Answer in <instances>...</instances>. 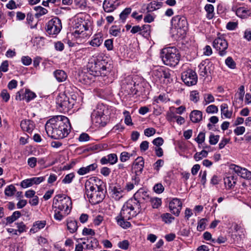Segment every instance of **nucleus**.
I'll return each instance as SVG.
<instances>
[{
	"instance_id": "f257e3e1",
	"label": "nucleus",
	"mask_w": 251,
	"mask_h": 251,
	"mask_svg": "<svg viewBox=\"0 0 251 251\" xmlns=\"http://www.w3.org/2000/svg\"><path fill=\"white\" fill-rule=\"evenodd\" d=\"M45 129L49 136L54 139H62L69 134L71 126L69 119L63 115L53 116L45 125Z\"/></svg>"
},
{
	"instance_id": "f03ea898",
	"label": "nucleus",
	"mask_w": 251,
	"mask_h": 251,
	"mask_svg": "<svg viewBox=\"0 0 251 251\" xmlns=\"http://www.w3.org/2000/svg\"><path fill=\"white\" fill-rule=\"evenodd\" d=\"M178 50L175 47L164 49L162 51L161 58L163 63L169 66H176L180 60Z\"/></svg>"
},
{
	"instance_id": "7ed1b4c3",
	"label": "nucleus",
	"mask_w": 251,
	"mask_h": 251,
	"mask_svg": "<svg viewBox=\"0 0 251 251\" xmlns=\"http://www.w3.org/2000/svg\"><path fill=\"white\" fill-rule=\"evenodd\" d=\"M171 25L173 28L175 30L176 35L178 38H183L188 30V24L186 17L176 15L171 20Z\"/></svg>"
},
{
	"instance_id": "20e7f679",
	"label": "nucleus",
	"mask_w": 251,
	"mask_h": 251,
	"mask_svg": "<svg viewBox=\"0 0 251 251\" xmlns=\"http://www.w3.org/2000/svg\"><path fill=\"white\" fill-rule=\"evenodd\" d=\"M52 208L65 211V214H69L72 208V202L70 197L63 194L56 195L53 199Z\"/></svg>"
},
{
	"instance_id": "39448f33",
	"label": "nucleus",
	"mask_w": 251,
	"mask_h": 251,
	"mask_svg": "<svg viewBox=\"0 0 251 251\" xmlns=\"http://www.w3.org/2000/svg\"><path fill=\"white\" fill-rule=\"evenodd\" d=\"M107 63L102 60H98L90 67L89 71L85 75L88 79H92V77L106 76L109 72Z\"/></svg>"
},
{
	"instance_id": "423d86ee",
	"label": "nucleus",
	"mask_w": 251,
	"mask_h": 251,
	"mask_svg": "<svg viewBox=\"0 0 251 251\" xmlns=\"http://www.w3.org/2000/svg\"><path fill=\"white\" fill-rule=\"evenodd\" d=\"M135 212L133 211L126 203L123 206L119 215L116 218L117 223L123 228H127L130 226L129 222L126 221L136 216Z\"/></svg>"
},
{
	"instance_id": "0eeeda50",
	"label": "nucleus",
	"mask_w": 251,
	"mask_h": 251,
	"mask_svg": "<svg viewBox=\"0 0 251 251\" xmlns=\"http://www.w3.org/2000/svg\"><path fill=\"white\" fill-rule=\"evenodd\" d=\"M96 186L97 190L92 193L91 196L88 197L89 201L93 204H96L100 202L105 197L102 186L103 181L100 179H96Z\"/></svg>"
},
{
	"instance_id": "6e6552de",
	"label": "nucleus",
	"mask_w": 251,
	"mask_h": 251,
	"mask_svg": "<svg viewBox=\"0 0 251 251\" xmlns=\"http://www.w3.org/2000/svg\"><path fill=\"white\" fill-rule=\"evenodd\" d=\"M62 28L61 20L57 17H54L47 24L46 31L50 35H57Z\"/></svg>"
},
{
	"instance_id": "1a4fd4ad",
	"label": "nucleus",
	"mask_w": 251,
	"mask_h": 251,
	"mask_svg": "<svg viewBox=\"0 0 251 251\" xmlns=\"http://www.w3.org/2000/svg\"><path fill=\"white\" fill-rule=\"evenodd\" d=\"M228 46L227 42L223 38H217L213 42V47L218 52L220 56L226 55Z\"/></svg>"
},
{
	"instance_id": "9d476101",
	"label": "nucleus",
	"mask_w": 251,
	"mask_h": 251,
	"mask_svg": "<svg viewBox=\"0 0 251 251\" xmlns=\"http://www.w3.org/2000/svg\"><path fill=\"white\" fill-rule=\"evenodd\" d=\"M56 104L61 108L60 110L64 112L68 111L73 107V100H70L65 94H62L57 97L56 99Z\"/></svg>"
},
{
	"instance_id": "9b49d317",
	"label": "nucleus",
	"mask_w": 251,
	"mask_h": 251,
	"mask_svg": "<svg viewBox=\"0 0 251 251\" xmlns=\"http://www.w3.org/2000/svg\"><path fill=\"white\" fill-rule=\"evenodd\" d=\"M181 79L184 83L188 86L197 84L198 77L196 73L192 69H188L181 74Z\"/></svg>"
},
{
	"instance_id": "f8f14e48",
	"label": "nucleus",
	"mask_w": 251,
	"mask_h": 251,
	"mask_svg": "<svg viewBox=\"0 0 251 251\" xmlns=\"http://www.w3.org/2000/svg\"><path fill=\"white\" fill-rule=\"evenodd\" d=\"M134 198L139 201L140 203L143 204L151 200V196L149 195V192L145 190L143 188L139 189L133 195Z\"/></svg>"
},
{
	"instance_id": "ddd939ff",
	"label": "nucleus",
	"mask_w": 251,
	"mask_h": 251,
	"mask_svg": "<svg viewBox=\"0 0 251 251\" xmlns=\"http://www.w3.org/2000/svg\"><path fill=\"white\" fill-rule=\"evenodd\" d=\"M96 179H100L96 177H93L90 178L86 181L85 184V187L86 190L85 193L87 197H88L89 196H91V195H92V194L96 190Z\"/></svg>"
},
{
	"instance_id": "4468645a",
	"label": "nucleus",
	"mask_w": 251,
	"mask_h": 251,
	"mask_svg": "<svg viewBox=\"0 0 251 251\" xmlns=\"http://www.w3.org/2000/svg\"><path fill=\"white\" fill-rule=\"evenodd\" d=\"M169 208L171 212L178 216L182 208V202L177 198H174L169 203Z\"/></svg>"
},
{
	"instance_id": "2eb2a0df",
	"label": "nucleus",
	"mask_w": 251,
	"mask_h": 251,
	"mask_svg": "<svg viewBox=\"0 0 251 251\" xmlns=\"http://www.w3.org/2000/svg\"><path fill=\"white\" fill-rule=\"evenodd\" d=\"M111 197L115 201H119L125 195V190L120 185L110 186Z\"/></svg>"
},
{
	"instance_id": "dca6fc26",
	"label": "nucleus",
	"mask_w": 251,
	"mask_h": 251,
	"mask_svg": "<svg viewBox=\"0 0 251 251\" xmlns=\"http://www.w3.org/2000/svg\"><path fill=\"white\" fill-rule=\"evenodd\" d=\"M105 117L106 116L101 111H94L91 115L92 121L102 126H105L106 124L104 121Z\"/></svg>"
},
{
	"instance_id": "f3484780",
	"label": "nucleus",
	"mask_w": 251,
	"mask_h": 251,
	"mask_svg": "<svg viewBox=\"0 0 251 251\" xmlns=\"http://www.w3.org/2000/svg\"><path fill=\"white\" fill-rule=\"evenodd\" d=\"M126 203L127 204V205H128V207H129L133 211L135 212L136 215L141 212L142 206L143 204L142 203H140V202L139 201H137V200H136L134 198V196L132 198L129 200Z\"/></svg>"
},
{
	"instance_id": "a211bd4d",
	"label": "nucleus",
	"mask_w": 251,
	"mask_h": 251,
	"mask_svg": "<svg viewBox=\"0 0 251 251\" xmlns=\"http://www.w3.org/2000/svg\"><path fill=\"white\" fill-rule=\"evenodd\" d=\"M118 162V156L115 153H110L107 156L102 157L100 159L101 165H105L108 163L110 165L115 164Z\"/></svg>"
},
{
	"instance_id": "6ab92c4d",
	"label": "nucleus",
	"mask_w": 251,
	"mask_h": 251,
	"mask_svg": "<svg viewBox=\"0 0 251 251\" xmlns=\"http://www.w3.org/2000/svg\"><path fill=\"white\" fill-rule=\"evenodd\" d=\"M233 170L241 177L246 179H250L251 178V172L247 169L241 168L238 166H234Z\"/></svg>"
},
{
	"instance_id": "aec40b11",
	"label": "nucleus",
	"mask_w": 251,
	"mask_h": 251,
	"mask_svg": "<svg viewBox=\"0 0 251 251\" xmlns=\"http://www.w3.org/2000/svg\"><path fill=\"white\" fill-rule=\"evenodd\" d=\"M144 166V160L141 156L138 157L133 163V169L136 175L142 173Z\"/></svg>"
},
{
	"instance_id": "412c9836",
	"label": "nucleus",
	"mask_w": 251,
	"mask_h": 251,
	"mask_svg": "<svg viewBox=\"0 0 251 251\" xmlns=\"http://www.w3.org/2000/svg\"><path fill=\"white\" fill-rule=\"evenodd\" d=\"M199 74L200 76L206 77L210 74V64H206L205 61H202L199 65Z\"/></svg>"
},
{
	"instance_id": "4be33fe9",
	"label": "nucleus",
	"mask_w": 251,
	"mask_h": 251,
	"mask_svg": "<svg viewBox=\"0 0 251 251\" xmlns=\"http://www.w3.org/2000/svg\"><path fill=\"white\" fill-rule=\"evenodd\" d=\"M21 127L23 131L31 133L34 128L33 121L29 120H24L21 122Z\"/></svg>"
},
{
	"instance_id": "5701e85b",
	"label": "nucleus",
	"mask_w": 251,
	"mask_h": 251,
	"mask_svg": "<svg viewBox=\"0 0 251 251\" xmlns=\"http://www.w3.org/2000/svg\"><path fill=\"white\" fill-rule=\"evenodd\" d=\"M190 118L193 123H198L202 120V113L200 110H194L191 112Z\"/></svg>"
},
{
	"instance_id": "b1692460",
	"label": "nucleus",
	"mask_w": 251,
	"mask_h": 251,
	"mask_svg": "<svg viewBox=\"0 0 251 251\" xmlns=\"http://www.w3.org/2000/svg\"><path fill=\"white\" fill-rule=\"evenodd\" d=\"M98 167L96 163H93L85 167H81L78 171L77 173L79 175H84L91 171H94Z\"/></svg>"
},
{
	"instance_id": "393cba45",
	"label": "nucleus",
	"mask_w": 251,
	"mask_h": 251,
	"mask_svg": "<svg viewBox=\"0 0 251 251\" xmlns=\"http://www.w3.org/2000/svg\"><path fill=\"white\" fill-rule=\"evenodd\" d=\"M54 76L59 82L64 81L67 78V75L65 71L62 70H57L53 73Z\"/></svg>"
},
{
	"instance_id": "a878e982",
	"label": "nucleus",
	"mask_w": 251,
	"mask_h": 251,
	"mask_svg": "<svg viewBox=\"0 0 251 251\" xmlns=\"http://www.w3.org/2000/svg\"><path fill=\"white\" fill-rule=\"evenodd\" d=\"M102 42L103 38L101 34H97L93 36V39L89 42V44L93 47H98Z\"/></svg>"
},
{
	"instance_id": "bb28decb",
	"label": "nucleus",
	"mask_w": 251,
	"mask_h": 251,
	"mask_svg": "<svg viewBox=\"0 0 251 251\" xmlns=\"http://www.w3.org/2000/svg\"><path fill=\"white\" fill-rule=\"evenodd\" d=\"M117 7L114 1H110L109 0H105L103 3V8L105 12H111Z\"/></svg>"
},
{
	"instance_id": "cd10ccee",
	"label": "nucleus",
	"mask_w": 251,
	"mask_h": 251,
	"mask_svg": "<svg viewBox=\"0 0 251 251\" xmlns=\"http://www.w3.org/2000/svg\"><path fill=\"white\" fill-rule=\"evenodd\" d=\"M236 14L237 16L241 18H245L251 14V11L244 7H240L237 9Z\"/></svg>"
},
{
	"instance_id": "c85d7f7f",
	"label": "nucleus",
	"mask_w": 251,
	"mask_h": 251,
	"mask_svg": "<svg viewBox=\"0 0 251 251\" xmlns=\"http://www.w3.org/2000/svg\"><path fill=\"white\" fill-rule=\"evenodd\" d=\"M163 3L162 2H158L153 1L150 2L147 5V10L148 12H150L156 10L162 6Z\"/></svg>"
},
{
	"instance_id": "c756f323",
	"label": "nucleus",
	"mask_w": 251,
	"mask_h": 251,
	"mask_svg": "<svg viewBox=\"0 0 251 251\" xmlns=\"http://www.w3.org/2000/svg\"><path fill=\"white\" fill-rule=\"evenodd\" d=\"M236 179L235 178V176H227L224 178V183L227 189H230L235 185L236 183Z\"/></svg>"
},
{
	"instance_id": "7c9ffc66",
	"label": "nucleus",
	"mask_w": 251,
	"mask_h": 251,
	"mask_svg": "<svg viewBox=\"0 0 251 251\" xmlns=\"http://www.w3.org/2000/svg\"><path fill=\"white\" fill-rule=\"evenodd\" d=\"M204 10L206 12V18L211 20L214 17V7L211 4H206L204 6Z\"/></svg>"
},
{
	"instance_id": "2f4dec72",
	"label": "nucleus",
	"mask_w": 251,
	"mask_h": 251,
	"mask_svg": "<svg viewBox=\"0 0 251 251\" xmlns=\"http://www.w3.org/2000/svg\"><path fill=\"white\" fill-rule=\"evenodd\" d=\"M67 229L70 232L73 233L76 231L78 228L77 222L75 220H68L67 221Z\"/></svg>"
},
{
	"instance_id": "473e14b6",
	"label": "nucleus",
	"mask_w": 251,
	"mask_h": 251,
	"mask_svg": "<svg viewBox=\"0 0 251 251\" xmlns=\"http://www.w3.org/2000/svg\"><path fill=\"white\" fill-rule=\"evenodd\" d=\"M162 73L163 68L157 67L152 70V76L156 81L160 80L162 78Z\"/></svg>"
},
{
	"instance_id": "72a5a7b5",
	"label": "nucleus",
	"mask_w": 251,
	"mask_h": 251,
	"mask_svg": "<svg viewBox=\"0 0 251 251\" xmlns=\"http://www.w3.org/2000/svg\"><path fill=\"white\" fill-rule=\"evenodd\" d=\"M54 211V218L58 221H61L64 217L67 216L68 214H65V211L59 210L57 208H52Z\"/></svg>"
},
{
	"instance_id": "f704fd0d",
	"label": "nucleus",
	"mask_w": 251,
	"mask_h": 251,
	"mask_svg": "<svg viewBox=\"0 0 251 251\" xmlns=\"http://www.w3.org/2000/svg\"><path fill=\"white\" fill-rule=\"evenodd\" d=\"M221 114L226 118H230L232 112L228 110V105L226 103H222L221 105Z\"/></svg>"
},
{
	"instance_id": "c9c22d12",
	"label": "nucleus",
	"mask_w": 251,
	"mask_h": 251,
	"mask_svg": "<svg viewBox=\"0 0 251 251\" xmlns=\"http://www.w3.org/2000/svg\"><path fill=\"white\" fill-rule=\"evenodd\" d=\"M34 9L36 12L35 13V16L37 18H40L41 16L46 14L48 12L47 9L40 6L34 7Z\"/></svg>"
},
{
	"instance_id": "e433bc0d",
	"label": "nucleus",
	"mask_w": 251,
	"mask_h": 251,
	"mask_svg": "<svg viewBox=\"0 0 251 251\" xmlns=\"http://www.w3.org/2000/svg\"><path fill=\"white\" fill-rule=\"evenodd\" d=\"M21 212L19 211H16L13 213L11 216L6 218L7 223L8 224H11L17 220L19 217H21Z\"/></svg>"
},
{
	"instance_id": "4c0bfd02",
	"label": "nucleus",
	"mask_w": 251,
	"mask_h": 251,
	"mask_svg": "<svg viewBox=\"0 0 251 251\" xmlns=\"http://www.w3.org/2000/svg\"><path fill=\"white\" fill-rule=\"evenodd\" d=\"M141 27V31L140 34L146 37L149 36L151 32V25H145L142 26Z\"/></svg>"
},
{
	"instance_id": "58836bf2",
	"label": "nucleus",
	"mask_w": 251,
	"mask_h": 251,
	"mask_svg": "<svg viewBox=\"0 0 251 251\" xmlns=\"http://www.w3.org/2000/svg\"><path fill=\"white\" fill-rule=\"evenodd\" d=\"M36 94L29 90L26 89L24 93V100L26 102H29L36 97Z\"/></svg>"
},
{
	"instance_id": "ea45409f",
	"label": "nucleus",
	"mask_w": 251,
	"mask_h": 251,
	"mask_svg": "<svg viewBox=\"0 0 251 251\" xmlns=\"http://www.w3.org/2000/svg\"><path fill=\"white\" fill-rule=\"evenodd\" d=\"M161 218L163 222L166 224H170L174 220L173 217L171 214L169 213H166L161 215Z\"/></svg>"
},
{
	"instance_id": "a19ab883",
	"label": "nucleus",
	"mask_w": 251,
	"mask_h": 251,
	"mask_svg": "<svg viewBox=\"0 0 251 251\" xmlns=\"http://www.w3.org/2000/svg\"><path fill=\"white\" fill-rule=\"evenodd\" d=\"M149 201H150L151 203L152 207L153 208H158L161 204L162 201L161 199L158 198H151V200H150Z\"/></svg>"
},
{
	"instance_id": "79ce46f5",
	"label": "nucleus",
	"mask_w": 251,
	"mask_h": 251,
	"mask_svg": "<svg viewBox=\"0 0 251 251\" xmlns=\"http://www.w3.org/2000/svg\"><path fill=\"white\" fill-rule=\"evenodd\" d=\"M131 12V8L127 7L125 8L120 14V18L123 22H125L128 15Z\"/></svg>"
},
{
	"instance_id": "37998d69",
	"label": "nucleus",
	"mask_w": 251,
	"mask_h": 251,
	"mask_svg": "<svg viewBox=\"0 0 251 251\" xmlns=\"http://www.w3.org/2000/svg\"><path fill=\"white\" fill-rule=\"evenodd\" d=\"M203 104L207 105L210 103L213 102L215 100V98L211 94H205L203 95Z\"/></svg>"
},
{
	"instance_id": "c03bdc74",
	"label": "nucleus",
	"mask_w": 251,
	"mask_h": 251,
	"mask_svg": "<svg viewBox=\"0 0 251 251\" xmlns=\"http://www.w3.org/2000/svg\"><path fill=\"white\" fill-rule=\"evenodd\" d=\"M77 27L79 28V29H76L74 32L75 34H80L84 31L88 30L89 28L88 26L85 23L79 24V26H77Z\"/></svg>"
},
{
	"instance_id": "a18cd8bd",
	"label": "nucleus",
	"mask_w": 251,
	"mask_h": 251,
	"mask_svg": "<svg viewBox=\"0 0 251 251\" xmlns=\"http://www.w3.org/2000/svg\"><path fill=\"white\" fill-rule=\"evenodd\" d=\"M225 64L229 68L234 69L236 68V64L230 56L228 57L225 60Z\"/></svg>"
},
{
	"instance_id": "49530a36",
	"label": "nucleus",
	"mask_w": 251,
	"mask_h": 251,
	"mask_svg": "<svg viewBox=\"0 0 251 251\" xmlns=\"http://www.w3.org/2000/svg\"><path fill=\"white\" fill-rule=\"evenodd\" d=\"M16 191V188L13 185L8 186L5 189L4 193L6 196H12Z\"/></svg>"
},
{
	"instance_id": "de8ad7c7",
	"label": "nucleus",
	"mask_w": 251,
	"mask_h": 251,
	"mask_svg": "<svg viewBox=\"0 0 251 251\" xmlns=\"http://www.w3.org/2000/svg\"><path fill=\"white\" fill-rule=\"evenodd\" d=\"M208 152L205 150H202L201 152H197L194 156L195 159L196 161L201 160L203 157H207Z\"/></svg>"
},
{
	"instance_id": "09e8293b",
	"label": "nucleus",
	"mask_w": 251,
	"mask_h": 251,
	"mask_svg": "<svg viewBox=\"0 0 251 251\" xmlns=\"http://www.w3.org/2000/svg\"><path fill=\"white\" fill-rule=\"evenodd\" d=\"M190 100L194 103H197L200 100L199 93L196 91H193L190 93Z\"/></svg>"
},
{
	"instance_id": "8fccbe9b",
	"label": "nucleus",
	"mask_w": 251,
	"mask_h": 251,
	"mask_svg": "<svg viewBox=\"0 0 251 251\" xmlns=\"http://www.w3.org/2000/svg\"><path fill=\"white\" fill-rule=\"evenodd\" d=\"M109 33L113 36H118L121 33V28L117 27L116 25L112 26L109 29Z\"/></svg>"
},
{
	"instance_id": "3c124183",
	"label": "nucleus",
	"mask_w": 251,
	"mask_h": 251,
	"mask_svg": "<svg viewBox=\"0 0 251 251\" xmlns=\"http://www.w3.org/2000/svg\"><path fill=\"white\" fill-rule=\"evenodd\" d=\"M75 177V174L72 173L66 175L62 180V182L64 184L70 183L73 178Z\"/></svg>"
},
{
	"instance_id": "603ef678",
	"label": "nucleus",
	"mask_w": 251,
	"mask_h": 251,
	"mask_svg": "<svg viewBox=\"0 0 251 251\" xmlns=\"http://www.w3.org/2000/svg\"><path fill=\"white\" fill-rule=\"evenodd\" d=\"M164 164V162L162 159L157 160L153 165V169L157 173L159 172L160 169L162 167Z\"/></svg>"
},
{
	"instance_id": "864d4df0",
	"label": "nucleus",
	"mask_w": 251,
	"mask_h": 251,
	"mask_svg": "<svg viewBox=\"0 0 251 251\" xmlns=\"http://www.w3.org/2000/svg\"><path fill=\"white\" fill-rule=\"evenodd\" d=\"M132 156V154L129 153L126 151H123L121 152L120 154V159L122 162H124L129 159L130 157Z\"/></svg>"
},
{
	"instance_id": "5fc2aeb1",
	"label": "nucleus",
	"mask_w": 251,
	"mask_h": 251,
	"mask_svg": "<svg viewBox=\"0 0 251 251\" xmlns=\"http://www.w3.org/2000/svg\"><path fill=\"white\" fill-rule=\"evenodd\" d=\"M206 112L208 114H215L218 112L217 106L215 105H210L207 107Z\"/></svg>"
},
{
	"instance_id": "6e6d98bb",
	"label": "nucleus",
	"mask_w": 251,
	"mask_h": 251,
	"mask_svg": "<svg viewBox=\"0 0 251 251\" xmlns=\"http://www.w3.org/2000/svg\"><path fill=\"white\" fill-rule=\"evenodd\" d=\"M124 115L125 116V123L126 125L129 126V125H132V120L131 118V116H130L129 112L127 111H125L123 113Z\"/></svg>"
},
{
	"instance_id": "4d7b16f0",
	"label": "nucleus",
	"mask_w": 251,
	"mask_h": 251,
	"mask_svg": "<svg viewBox=\"0 0 251 251\" xmlns=\"http://www.w3.org/2000/svg\"><path fill=\"white\" fill-rule=\"evenodd\" d=\"M206 220L205 219H201L198 223L197 229L198 231H201L205 228Z\"/></svg>"
},
{
	"instance_id": "13d9d810",
	"label": "nucleus",
	"mask_w": 251,
	"mask_h": 251,
	"mask_svg": "<svg viewBox=\"0 0 251 251\" xmlns=\"http://www.w3.org/2000/svg\"><path fill=\"white\" fill-rule=\"evenodd\" d=\"M219 138V135H215L213 134H211L209 136V141L210 144L212 145H216L218 143Z\"/></svg>"
},
{
	"instance_id": "bf43d9fd",
	"label": "nucleus",
	"mask_w": 251,
	"mask_h": 251,
	"mask_svg": "<svg viewBox=\"0 0 251 251\" xmlns=\"http://www.w3.org/2000/svg\"><path fill=\"white\" fill-rule=\"evenodd\" d=\"M205 134L204 132H201L195 139L196 141L199 144H201L205 141Z\"/></svg>"
},
{
	"instance_id": "052dcab7",
	"label": "nucleus",
	"mask_w": 251,
	"mask_h": 251,
	"mask_svg": "<svg viewBox=\"0 0 251 251\" xmlns=\"http://www.w3.org/2000/svg\"><path fill=\"white\" fill-rule=\"evenodd\" d=\"M46 224V222L45 221H38L34 224L33 226L34 228H37L38 230H39L44 228Z\"/></svg>"
},
{
	"instance_id": "680f3d73",
	"label": "nucleus",
	"mask_w": 251,
	"mask_h": 251,
	"mask_svg": "<svg viewBox=\"0 0 251 251\" xmlns=\"http://www.w3.org/2000/svg\"><path fill=\"white\" fill-rule=\"evenodd\" d=\"M16 225L17 227L18 228V229L17 230L20 233H21L26 231V226L23 222L17 223Z\"/></svg>"
},
{
	"instance_id": "e2e57ef3",
	"label": "nucleus",
	"mask_w": 251,
	"mask_h": 251,
	"mask_svg": "<svg viewBox=\"0 0 251 251\" xmlns=\"http://www.w3.org/2000/svg\"><path fill=\"white\" fill-rule=\"evenodd\" d=\"M32 185V184L31 178L25 179L21 182V187L24 188L30 187Z\"/></svg>"
},
{
	"instance_id": "0e129e2a",
	"label": "nucleus",
	"mask_w": 251,
	"mask_h": 251,
	"mask_svg": "<svg viewBox=\"0 0 251 251\" xmlns=\"http://www.w3.org/2000/svg\"><path fill=\"white\" fill-rule=\"evenodd\" d=\"M129 242L125 240L118 243V247L123 250H127L129 247Z\"/></svg>"
},
{
	"instance_id": "69168bd1",
	"label": "nucleus",
	"mask_w": 251,
	"mask_h": 251,
	"mask_svg": "<svg viewBox=\"0 0 251 251\" xmlns=\"http://www.w3.org/2000/svg\"><path fill=\"white\" fill-rule=\"evenodd\" d=\"M153 190L156 193L160 194L163 192L164 188L162 184L157 183L154 186Z\"/></svg>"
},
{
	"instance_id": "338daca9",
	"label": "nucleus",
	"mask_w": 251,
	"mask_h": 251,
	"mask_svg": "<svg viewBox=\"0 0 251 251\" xmlns=\"http://www.w3.org/2000/svg\"><path fill=\"white\" fill-rule=\"evenodd\" d=\"M0 97L5 102H7L9 100L10 95L6 89H3L0 93Z\"/></svg>"
},
{
	"instance_id": "774afa93",
	"label": "nucleus",
	"mask_w": 251,
	"mask_h": 251,
	"mask_svg": "<svg viewBox=\"0 0 251 251\" xmlns=\"http://www.w3.org/2000/svg\"><path fill=\"white\" fill-rule=\"evenodd\" d=\"M37 160L36 157H30L27 160V164L31 168H34L37 164Z\"/></svg>"
}]
</instances>
